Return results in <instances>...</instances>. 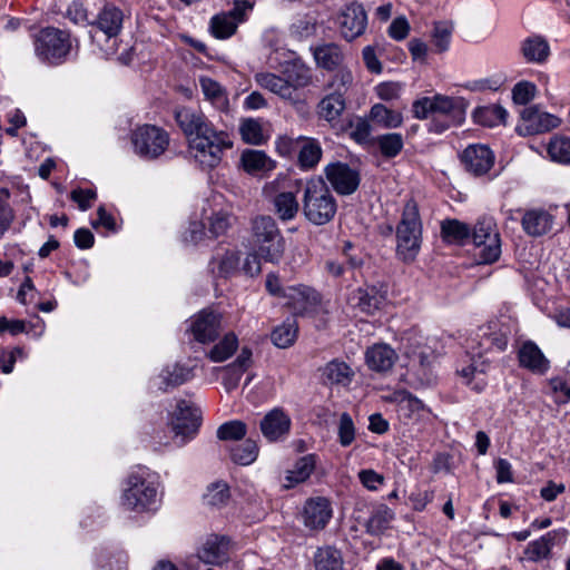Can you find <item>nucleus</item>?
<instances>
[{
    "label": "nucleus",
    "instance_id": "1",
    "mask_svg": "<svg viewBox=\"0 0 570 570\" xmlns=\"http://www.w3.org/2000/svg\"><path fill=\"white\" fill-rule=\"evenodd\" d=\"M175 120L189 139L191 154L203 168H216L225 151L233 147L228 132L217 130L200 111L179 108L175 111Z\"/></svg>",
    "mask_w": 570,
    "mask_h": 570
},
{
    "label": "nucleus",
    "instance_id": "2",
    "mask_svg": "<svg viewBox=\"0 0 570 570\" xmlns=\"http://www.w3.org/2000/svg\"><path fill=\"white\" fill-rule=\"evenodd\" d=\"M466 104L463 98L435 95L415 100L412 111L417 119H431L429 130L441 134L465 119Z\"/></svg>",
    "mask_w": 570,
    "mask_h": 570
},
{
    "label": "nucleus",
    "instance_id": "3",
    "mask_svg": "<svg viewBox=\"0 0 570 570\" xmlns=\"http://www.w3.org/2000/svg\"><path fill=\"white\" fill-rule=\"evenodd\" d=\"M421 244L422 220L419 206L411 198L405 203L396 226V256L404 263H411L419 255Z\"/></svg>",
    "mask_w": 570,
    "mask_h": 570
},
{
    "label": "nucleus",
    "instance_id": "4",
    "mask_svg": "<svg viewBox=\"0 0 570 570\" xmlns=\"http://www.w3.org/2000/svg\"><path fill=\"white\" fill-rule=\"evenodd\" d=\"M302 203L304 217L316 226L330 223L337 212L336 199L322 178L306 183Z\"/></svg>",
    "mask_w": 570,
    "mask_h": 570
},
{
    "label": "nucleus",
    "instance_id": "5",
    "mask_svg": "<svg viewBox=\"0 0 570 570\" xmlns=\"http://www.w3.org/2000/svg\"><path fill=\"white\" fill-rule=\"evenodd\" d=\"M254 250L269 263H278L284 255L285 239L271 216H257L250 226Z\"/></svg>",
    "mask_w": 570,
    "mask_h": 570
},
{
    "label": "nucleus",
    "instance_id": "6",
    "mask_svg": "<svg viewBox=\"0 0 570 570\" xmlns=\"http://www.w3.org/2000/svg\"><path fill=\"white\" fill-rule=\"evenodd\" d=\"M33 43L37 57L50 63L65 61L72 47L70 32L55 27L41 29Z\"/></svg>",
    "mask_w": 570,
    "mask_h": 570
},
{
    "label": "nucleus",
    "instance_id": "7",
    "mask_svg": "<svg viewBox=\"0 0 570 570\" xmlns=\"http://www.w3.org/2000/svg\"><path fill=\"white\" fill-rule=\"evenodd\" d=\"M135 153L148 160L157 159L169 146V134L155 125H142L131 131Z\"/></svg>",
    "mask_w": 570,
    "mask_h": 570
},
{
    "label": "nucleus",
    "instance_id": "8",
    "mask_svg": "<svg viewBox=\"0 0 570 570\" xmlns=\"http://www.w3.org/2000/svg\"><path fill=\"white\" fill-rule=\"evenodd\" d=\"M157 498L156 485L148 481L144 473L131 472L121 495L122 505L131 511L142 512L150 509Z\"/></svg>",
    "mask_w": 570,
    "mask_h": 570
},
{
    "label": "nucleus",
    "instance_id": "9",
    "mask_svg": "<svg viewBox=\"0 0 570 570\" xmlns=\"http://www.w3.org/2000/svg\"><path fill=\"white\" fill-rule=\"evenodd\" d=\"M471 237L479 248L478 255L483 264H492L499 259L501 237L493 217H480L472 229Z\"/></svg>",
    "mask_w": 570,
    "mask_h": 570
},
{
    "label": "nucleus",
    "instance_id": "10",
    "mask_svg": "<svg viewBox=\"0 0 570 570\" xmlns=\"http://www.w3.org/2000/svg\"><path fill=\"white\" fill-rule=\"evenodd\" d=\"M337 24L342 37L352 41L365 32L367 14L362 3H346L337 14Z\"/></svg>",
    "mask_w": 570,
    "mask_h": 570
},
{
    "label": "nucleus",
    "instance_id": "11",
    "mask_svg": "<svg viewBox=\"0 0 570 570\" xmlns=\"http://www.w3.org/2000/svg\"><path fill=\"white\" fill-rule=\"evenodd\" d=\"M561 120L538 106L525 107L521 111V119L517 126V131L521 136H532L557 128Z\"/></svg>",
    "mask_w": 570,
    "mask_h": 570
},
{
    "label": "nucleus",
    "instance_id": "12",
    "mask_svg": "<svg viewBox=\"0 0 570 570\" xmlns=\"http://www.w3.org/2000/svg\"><path fill=\"white\" fill-rule=\"evenodd\" d=\"M202 415L199 409L193 406L187 401H179L171 420V429L175 436H181V441L191 439L200 426Z\"/></svg>",
    "mask_w": 570,
    "mask_h": 570
},
{
    "label": "nucleus",
    "instance_id": "13",
    "mask_svg": "<svg viewBox=\"0 0 570 570\" xmlns=\"http://www.w3.org/2000/svg\"><path fill=\"white\" fill-rule=\"evenodd\" d=\"M325 176L334 190L340 195L353 194L358 188L361 181L358 171L341 161L328 164L325 167Z\"/></svg>",
    "mask_w": 570,
    "mask_h": 570
},
{
    "label": "nucleus",
    "instance_id": "14",
    "mask_svg": "<svg viewBox=\"0 0 570 570\" xmlns=\"http://www.w3.org/2000/svg\"><path fill=\"white\" fill-rule=\"evenodd\" d=\"M466 171L474 176H482L487 174L494 164V154L485 145H470L460 156Z\"/></svg>",
    "mask_w": 570,
    "mask_h": 570
},
{
    "label": "nucleus",
    "instance_id": "15",
    "mask_svg": "<svg viewBox=\"0 0 570 570\" xmlns=\"http://www.w3.org/2000/svg\"><path fill=\"white\" fill-rule=\"evenodd\" d=\"M283 299L285 305L296 315H302L313 309L321 302L320 294L305 285L285 287Z\"/></svg>",
    "mask_w": 570,
    "mask_h": 570
},
{
    "label": "nucleus",
    "instance_id": "16",
    "mask_svg": "<svg viewBox=\"0 0 570 570\" xmlns=\"http://www.w3.org/2000/svg\"><path fill=\"white\" fill-rule=\"evenodd\" d=\"M222 315L215 312L202 311L191 322V333L199 343L215 341L222 331Z\"/></svg>",
    "mask_w": 570,
    "mask_h": 570
},
{
    "label": "nucleus",
    "instance_id": "17",
    "mask_svg": "<svg viewBox=\"0 0 570 570\" xmlns=\"http://www.w3.org/2000/svg\"><path fill=\"white\" fill-rule=\"evenodd\" d=\"M262 434L269 442L285 438L291 430V417L279 407L267 412L259 423Z\"/></svg>",
    "mask_w": 570,
    "mask_h": 570
},
{
    "label": "nucleus",
    "instance_id": "18",
    "mask_svg": "<svg viewBox=\"0 0 570 570\" xmlns=\"http://www.w3.org/2000/svg\"><path fill=\"white\" fill-rule=\"evenodd\" d=\"M332 507L325 498H314L306 501L303 512L304 524L311 530H322L332 518Z\"/></svg>",
    "mask_w": 570,
    "mask_h": 570
},
{
    "label": "nucleus",
    "instance_id": "19",
    "mask_svg": "<svg viewBox=\"0 0 570 570\" xmlns=\"http://www.w3.org/2000/svg\"><path fill=\"white\" fill-rule=\"evenodd\" d=\"M312 53L318 68L334 71L343 68L345 52L341 45L336 42H322L312 47Z\"/></svg>",
    "mask_w": 570,
    "mask_h": 570
},
{
    "label": "nucleus",
    "instance_id": "20",
    "mask_svg": "<svg viewBox=\"0 0 570 570\" xmlns=\"http://www.w3.org/2000/svg\"><path fill=\"white\" fill-rule=\"evenodd\" d=\"M124 23V12L114 4H105L89 24L101 31L107 39L117 37Z\"/></svg>",
    "mask_w": 570,
    "mask_h": 570
},
{
    "label": "nucleus",
    "instance_id": "21",
    "mask_svg": "<svg viewBox=\"0 0 570 570\" xmlns=\"http://www.w3.org/2000/svg\"><path fill=\"white\" fill-rule=\"evenodd\" d=\"M518 358L521 367L535 374H544L550 367L549 360L532 341H527L521 345Z\"/></svg>",
    "mask_w": 570,
    "mask_h": 570
},
{
    "label": "nucleus",
    "instance_id": "22",
    "mask_svg": "<svg viewBox=\"0 0 570 570\" xmlns=\"http://www.w3.org/2000/svg\"><path fill=\"white\" fill-rule=\"evenodd\" d=\"M397 360V354L387 344H374L365 353L367 366L375 372L385 373L392 370Z\"/></svg>",
    "mask_w": 570,
    "mask_h": 570
},
{
    "label": "nucleus",
    "instance_id": "23",
    "mask_svg": "<svg viewBox=\"0 0 570 570\" xmlns=\"http://www.w3.org/2000/svg\"><path fill=\"white\" fill-rule=\"evenodd\" d=\"M521 224L529 236L539 237L551 230L553 216L544 209H530L524 213Z\"/></svg>",
    "mask_w": 570,
    "mask_h": 570
},
{
    "label": "nucleus",
    "instance_id": "24",
    "mask_svg": "<svg viewBox=\"0 0 570 570\" xmlns=\"http://www.w3.org/2000/svg\"><path fill=\"white\" fill-rule=\"evenodd\" d=\"M322 380L325 385H342L347 386L354 377L352 367L341 360H332L326 363L322 368Z\"/></svg>",
    "mask_w": 570,
    "mask_h": 570
},
{
    "label": "nucleus",
    "instance_id": "25",
    "mask_svg": "<svg viewBox=\"0 0 570 570\" xmlns=\"http://www.w3.org/2000/svg\"><path fill=\"white\" fill-rule=\"evenodd\" d=\"M256 82L264 89L279 96L282 99L289 100L295 104L299 100L294 97L293 89L286 77H281L272 72H258L255 75Z\"/></svg>",
    "mask_w": 570,
    "mask_h": 570
},
{
    "label": "nucleus",
    "instance_id": "26",
    "mask_svg": "<svg viewBox=\"0 0 570 570\" xmlns=\"http://www.w3.org/2000/svg\"><path fill=\"white\" fill-rule=\"evenodd\" d=\"M558 534L559 531L553 530L529 542L523 551L522 559L531 562H540L550 559Z\"/></svg>",
    "mask_w": 570,
    "mask_h": 570
},
{
    "label": "nucleus",
    "instance_id": "27",
    "mask_svg": "<svg viewBox=\"0 0 570 570\" xmlns=\"http://www.w3.org/2000/svg\"><path fill=\"white\" fill-rule=\"evenodd\" d=\"M228 540L225 537L210 535L198 550V558L208 564H220L227 560Z\"/></svg>",
    "mask_w": 570,
    "mask_h": 570
},
{
    "label": "nucleus",
    "instance_id": "28",
    "mask_svg": "<svg viewBox=\"0 0 570 570\" xmlns=\"http://www.w3.org/2000/svg\"><path fill=\"white\" fill-rule=\"evenodd\" d=\"M356 306L366 314H373L380 309L386 299L385 292L376 286H365L357 288L353 294Z\"/></svg>",
    "mask_w": 570,
    "mask_h": 570
},
{
    "label": "nucleus",
    "instance_id": "29",
    "mask_svg": "<svg viewBox=\"0 0 570 570\" xmlns=\"http://www.w3.org/2000/svg\"><path fill=\"white\" fill-rule=\"evenodd\" d=\"M394 517L393 510L386 504L375 505L364 524L366 532L371 535H381L390 528Z\"/></svg>",
    "mask_w": 570,
    "mask_h": 570
},
{
    "label": "nucleus",
    "instance_id": "30",
    "mask_svg": "<svg viewBox=\"0 0 570 570\" xmlns=\"http://www.w3.org/2000/svg\"><path fill=\"white\" fill-rule=\"evenodd\" d=\"M297 142H301L298 151V165L303 169L314 168L321 160L322 147L314 138L298 137Z\"/></svg>",
    "mask_w": 570,
    "mask_h": 570
},
{
    "label": "nucleus",
    "instance_id": "31",
    "mask_svg": "<svg viewBox=\"0 0 570 570\" xmlns=\"http://www.w3.org/2000/svg\"><path fill=\"white\" fill-rule=\"evenodd\" d=\"M284 76L293 89L294 97H298L297 91L313 81L312 69L302 62H293L286 67Z\"/></svg>",
    "mask_w": 570,
    "mask_h": 570
},
{
    "label": "nucleus",
    "instance_id": "32",
    "mask_svg": "<svg viewBox=\"0 0 570 570\" xmlns=\"http://www.w3.org/2000/svg\"><path fill=\"white\" fill-rule=\"evenodd\" d=\"M522 53L527 61L542 63L550 55V47L546 39L534 36L523 41Z\"/></svg>",
    "mask_w": 570,
    "mask_h": 570
},
{
    "label": "nucleus",
    "instance_id": "33",
    "mask_svg": "<svg viewBox=\"0 0 570 570\" xmlns=\"http://www.w3.org/2000/svg\"><path fill=\"white\" fill-rule=\"evenodd\" d=\"M239 256L237 253L226 250L222 255H217L209 262L210 272L218 277H229L237 271Z\"/></svg>",
    "mask_w": 570,
    "mask_h": 570
},
{
    "label": "nucleus",
    "instance_id": "34",
    "mask_svg": "<svg viewBox=\"0 0 570 570\" xmlns=\"http://www.w3.org/2000/svg\"><path fill=\"white\" fill-rule=\"evenodd\" d=\"M471 233L469 225L458 219H445L441 223L442 238L449 243L463 244L471 237Z\"/></svg>",
    "mask_w": 570,
    "mask_h": 570
},
{
    "label": "nucleus",
    "instance_id": "35",
    "mask_svg": "<svg viewBox=\"0 0 570 570\" xmlns=\"http://www.w3.org/2000/svg\"><path fill=\"white\" fill-rule=\"evenodd\" d=\"M315 570H343L341 552L333 547L320 548L314 556Z\"/></svg>",
    "mask_w": 570,
    "mask_h": 570
},
{
    "label": "nucleus",
    "instance_id": "36",
    "mask_svg": "<svg viewBox=\"0 0 570 570\" xmlns=\"http://www.w3.org/2000/svg\"><path fill=\"white\" fill-rule=\"evenodd\" d=\"M199 85L206 99H208L217 109H227L228 98L220 83L209 77H200Z\"/></svg>",
    "mask_w": 570,
    "mask_h": 570
},
{
    "label": "nucleus",
    "instance_id": "37",
    "mask_svg": "<svg viewBox=\"0 0 570 570\" xmlns=\"http://www.w3.org/2000/svg\"><path fill=\"white\" fill-rule=\"evenodd\" d=\"M315 455L308 454L295 463L293 470L287 472L285 484L286 488L294 487L297 483L306 481L315 469Z\"/></svg>",
    "mask_w": 570,
    "mask_h": 570
},
{
    "label": "nucleus",
    "instance_id": "38",
    "mask_svg": "<svg viewBox=\"0 0 570 570\" xmlns=\"http://www.w3.org/2000/svg\"><path fill=\"white\" fill-rule=\"evenodd\" d=\"M240 160L244 169L249 174L268 171L274 167V163L262 150H245Z\"/></svg>",
    "mask_w": 570,
    "mask_h": 570
},
{
    "label": "nucleus",
    "instance_id": "39",
    "mask_svg": "<svg viewBox=\"0 0 570 570\" xmlns=\"http://www.w3.org/2000/svg\"><path fill=\"white\" fill-rule=\"evenodd\" d=\"M191 377V370L175 364L173 366H167L160 373L161 383L159 385L160 390L167 391L169 387H176L178 385L184 384Z\"/></svg>",
    "mask_w": 570,
    "mask_h": 570
},
{
    "label": "nucleus",
    "instance_id": "40",
    "mask_svg": "<svg viewBox=\"0 0 570 570\" xmlns=\"http://www.w3.org/2000/svg\"><path fill=\"white\" fill-rule=\"evenodd\" d=\"M370 118L375 124L384 128H397L402 125V114L392 109H389L382 104H375L370 110Z\"/></svg>",
    "mask_w": 570,
    "mask_h": 570
},
{
    "label": "nucleus",
    "instance_id": "41",
    "mask_svg": "<svg viewBox=\"0 0 570 570\" xmlns=\"http://www.w3.org/2000/svg\"><path fill=\"white\" fill-rule=\"evenodd\" d=\"M273 203L276 214L284 222L292 220L299 209V204L291 191L279 193Z\"/></svg>",
    "mask_w": 570,
    "mask_h": 570
},
{
    "label": "nucleus",
    "instance_id": "42",
    "mask_svg": "<svg viewBox=\"0 0 570 570\" xmlns=\"http://www.w3.org/2000/svg\"><path fill=\"white\" fill-rule=\"evenodd\" d=\"M298 326L294 318L286 320L272 332L273 343L281 348L289 347L297 337Z\"/></svg>",
    "mask_w": 570,
    "mask_h": 570
},
{
    "label": "nucleus",
    "instance_id": "43",
    "mask_svg": "<svg viewBox=\"0 0 570 570\" xmlns=\"http://www.w3.org/2000/svg\"><path fill=\"white\" fill-rule=\"evenodd\" d=\"M345 109V98L335 95H326L318 104V115L332 122L340 118Z\"/></svg>",
    "mask_w": 570,
    "mask_h": 570
},
{
    "label": "nucleus",
    "instance_id": "44",
    "mask_svg": "<svg viewBox=\"0 0 570 570\" xmlns=\"http://www.w3.org/2000/svg\"><path fill=\"white\" fill-rule=\"evenodd\" d=\"M237 347L238 338L233 332H229L225 334L217 344L214 345V347L208 353V357L213 362H224L235 353Z\"/></svg>",
    "mask_w": 570,
    "mask_h": 570
},
{
    "label": "nucleus",
    "instance_id": "45",
    "mask_svg": "<svg viewBox=\"0 0 570 570\" xmlns=\"http://www.w3.org/2000/svg\"><path fill=\"white\" fill-rule=\"evenodd\" d=\"M238 22L228 12L214 16L210 20L212 33L218 39H226L233 36Z\"/></svg>",
    "mask_w": 570,
    "mask_h": 570
},
{
    "label": "nucleus",
    "instance_id": "46",
    "mask_svg": "<svg viewBox=\"0 0 570 570\" xmlns=\"http://www.w3.org/2000/svg\"><path fill=\"white\" fill-rule=\"evenodd\" d=\"M335 71L336 72L327 82L326 88L330 90L331 95L345 98L346 94L353 85L352 71L346 67L336 69Z\"/></svg>",
    "mask_w": 570,
    "mask_h": 570
},
{
    "label": "nucleus",
    "instance_id": "47",
    "mask_svg": "<svg viewBox=\"0 0 570 570\" xmlns=\"http://www.w3.org/2000/svg\"><path fill=\"white\" fill-rule=\"evenodd\" d=\"M376 145L385 158H394L401 153L404 141L401 134L390 132L379 136Z\"/></svg>",
    "mask_w": 570,
    "mask_h": 570
},
{
    "label": "nucleus",
    "instance_id": "48",
    "mask_svg": "<svg viewBox=\"0 0 570 570\" xmlns=\"http://www.w3.org/2000/svg\"><path fill=\"white\" fill-rule=\"evenodd\" d=\"M258 455V446L255 441L246 439L242 444L230 449L232 460L240 465L253 463Z\"/></svg>",
    "mask_w": 570,
    "mask_h": 570
},
{
    "label": "nucleus",
    "instance_id": "49",
    "mask_svg": "<svg viewBox=\"0 0 570 570\" xmlns=\"http://www.w3.org/2000/svg\"><path fill=\"white\" fill-rule=\"evenodd\" d=\"M548 154L552 160L569 164L570 163V138L566 136H554L548 145Z\"/></svg>",
    "mask_w": 570,
    "mask_h": 570
},
{
    "label": "nucleus",
    "instance_id": "50",
    "mask_svg": "<svg viewBox=\"0 0 570 570\" xmlns=\"http://www.w3.org/2000/svg\"><path fill=\"white\" fill-rule=\"evenodd\" d=\"M230 498L229 487L225 482H215L207 488L204 494V502L210 507H223Z\"/></svg>",
    "mask_w": 570,
    "mask_h": 570
},
{
    "label": "nucleus",
    "instance_id": "51",
    "mask_svg": "<svg viewBox=\"0 0 570 570\" xmlns=\"http://www.w3.org/2000/svg\"><path fill=\"white\" fill-rule=\"evenodd\" d=\"M453 32V26L449 22H435L432 32V43L434 50L439 53L446 51Z\"/></svg>",
    "mask_w": 570,
    "mask_h": 570
},
{
    "label": "nucleus",
    "instance_id": "52",
    "mask_svg": "<svg viewBox=\"0 0 570 570\" xmlns=\"http://www.w3.org/2000/svg\"><path fill=\"white\" fill-rule=\"evenodd\" d=\"M242 138L250 145H262L265 141L262 125L255 119H245L239 127Z\"/></svg>",
    "mask_w": 570,
    "mask_h": 570
},
{
    "label": "nucleus",
    "instance_id": "53",
    "mask_svg": "<svg viewBox=\"0 0 570 570\" xmlns=\"http://www.w3.org/2000/svg\"><path fill=\"white\" fill-rule=\"evenodd\" d=\"M247 434V425L239 420H234L222 424L217 429V438L224 441H237Z\"/></svg>",
    "mask_w": 570,
    "mask_h": 570
},
{
    "label": "nucleus",
    "instance_id": "54",
    "mask_svg": "<svg viewBox=\"0 0 570 570\" xmlns=\"http://www.w3.org/2000/svg\"><path fill=\"white\" fill-rule=\"evenodd\" d=\"M233 224V216L226 212L214 213L208 218V233L210 237L217 238L225 235Z\"/></svg>",
    "mask_w": 570,
    "mask_h": 570
},
{
    "label": "nucleus",
    "instance_id": "55",
    "mask_svg": "<svg viewBox=\"0 0 570 570\" xmlns=\"http://www.w3.org/2000/svg\"><path fill=\"white\" fill-rule=\"evenodd\" d=\"M10 191L7 188L0 189V238L11 227L14 220V210L10 206L8 199Z\"/></svg>",
    "mask_w": 570,
    "mask_h": 570
},
{
    "label": "nucleus",
    "instance_id": "56",
    "mask_svg": "<svg viewBox=\"0 0 570 570\" xmlns=\"http://www.w3.org/2000/svg\"><path fill=\"white\" fill-rule=\"evenodd\" d=\"M507 116V110L498 105L481 108L475 115L480 122L490 127L494 126L497 122H504Z\"/></svg>",
    "mask_w": 570,
    "mask_h": 570
},
{
    "label": "nucleus",
    "instance_id": "57",
    "mask_svg": "<svg viewBox=\"0 0 570 570\" xmlns=\"http://www.w3.org/2000/svg\"><path fill=\"white\" fill-rule=\"evenodd\" d=\"M337 433L342 446L351 445L355 439L354 423L351 415L346 412L341 414Z\"/></svg>",
    "mask_w": 570,
    "mask_h": 570
},
{
    "label": "nucleus",
    "instance_id": "58",
    "mask_svg": "<svg viewBox=\"0 0 570 570\" xmlns=\"http://www.w3.org/2000/svg\"><path fill=\"white\" fill-rule=\"evenodd\" d=\"M537 94V86L530 81H520L512 89L513 101L518 105H527Z\"/></svg>",
    "mask_w": 570,
    "mask_h": 570
},
{
    "label": "nucleus",
    "instance_id": "59",
    "mask_svg": "<svg viewBox=\"0 0 570 570\" xmlns=\"http://www.w3.org/2000/svg\"><path fill=\"white\" fill-rule=\"evenodd\" d=\"M423 410V402L410 394L402 397L397 405L400 416L405 419H413L414 415H417Z\"/></svg>",
    "mask_w": 570,
    "mask_h": 570
},
{
    "label": "nucleus",
    "instance_id": "60",
    "mask_svg": "<svg viewBox=\"0 0 570 570\" xmlns=\"http://www.w3.org/2000/svg\"><path fill=\"white\" fill-rule=\"evenodd\" d=\"M97 194L92 189H73L71 191V199L76 202L81 210H87L91 207V203L96 199Z\"/></svg>",
    "mask_w": 570,
    "mask_h": 570
},
{
    "label": "nucleus",
    "instance_id": "61",
    "mask_svg": "<svg viewBox=\"0 0 570 570\" xmlns=\"http://www.w3.org/2000/svg\"><path fill=\"white\" fill-rule=\"evenodd\" d=\"M410 32V24L406 18L399 17L392 21L389 27V35L394 40H403L407 37Z\"/></svg>",
    "mask_w": 570,
    "mask_h": 570
},
{
    "label": "nucleus",
    "instance_id": "62",
    "mask_svg": "<svg viewBox=\"0 0 570 570\" xmlns=\"http://www.w3.org/2000/svg\"><path fill=\"white\" fill-rule=\"evenodd\" d=\"M371 125L367 120L358 119L351 131V137L358 144H367L371 137Z\"/></svg>",
    "mask_w": 570,
    "mask_h": 570
},
{
    "label": "nucleus",
    "instance_id": "63",
    "mask_svg": "<svg viewBox=\"0 0 570 570\" xmlns=\"http://www.w3.org/2000/svg\"><path fill=\"white\" fill-rule=\"evenodd\" d=\"M358 479L361 483L371 491L376 490L384 482L383 475L371 469L360 471Z\"/></svg>",
    "mask_w": 570,
    "mask_h": 570
},
{
    "label": "nucleus",
    "instance_id": "64",
    "mask_svg": "<svg viewBox=\"0 0 570 570\" xmlns=\"http://www.w3.org/2000/svg\"><path fill=\"white\" fill-rule=\"evenodd\" d=\"M205 226L200 222H191L184 233V242L187 244H198L205 237Z\"/></svg>",
    "mask_w": 570,
    "mask_h": 570
}]
</instances>
